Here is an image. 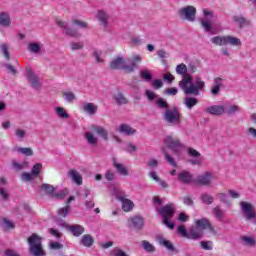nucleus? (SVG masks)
Listing matches in <instances>:
<instances>
[{"label":"nucleus","instance_id":"obj_1","mask_svg":"<svg viewBox=\"0 0 256 256\" xmlns=\"http://www.w3.org/2000/svg\"><path fill=\"white\" fill-rule=\"evenodd\" d=\"M177 75L182 76V80L178 83L180 89H182L185 95H194V97H199L200 91L205 89V81L197 77L195 83H193V77L187 74V65L181 63L176 66Z\"/></svg>","mask_w":256,"mask_h":256},{"label":"nucleus","instance_id":"obj_2","mask_svg":"<svg viewBox=\"0 0 256 256\" xmlns=\"http://www.w3.org/2000/svg\"><path fill=\"white\" fill-rule=\"evenodd\" d=\"M143 61V58L140 55H133L128 59V63H125V59L118 57L110 62V69L117 70L122 69L124 73H133L135 69H139V63Z\"/></svg>","mask_w":256,"mask_h":256},{"label":"nucleus","instance_id":"obj_3","mask_svg":"<svg viewBox=\"0 0 256 256\" xmlns=\"http://www.w3.org/2000/svg\"><path fill=\"white\" fill-rule=\"evenodd\" d=\"M29 245V253L32 256H45V250L43 249V239L37 235V233H33L27 239Z\"/></svg>","mask_w":256,"mask_h":256},{"label":"nucleus","instance_id":"obj_4","mask_svg":"<svg viewBox=\"0 0 256 256\" xmlns=\"http://www.w3.org/2000/svg\"><path fill=\"white\" fill-rule=\"evenodd\" d=\"M175 211V204H167L158 210L159 215L163 219L164 225H166L168 229H175V223L171 222V219H173V216L175 215Z\"/></svg>","mask_w":256,"mask_h":256},{"label":"nucleus","instance_id":"obj_5","mask_svg":"<svg viewBox=\"0 0 256 256\" xmlns=\"http://www.w3.org/2000/svg\"><path fill=\"white\" fill-rule=\"evenodd\" d=\"M211 43L213 45H218L219 47H225L227 45H232L233 47H238L241 45V39L233 36H214L211 38Z\"/></svg>","mask_w":256,"mask_h":256},{"label":"nucleus","instance_id":"obj_6","mask_svg":"<svg viewBox=\"0 0 256 256\" xmlns=\"http://www.w3.org/2000/svg\"><path fill=\"white\" fill-rule=\"evenodd\" d=\"M178 15L182 21L193 23L197 17V8L194 6H185L178 11Z\"/></svg>","mask_w":256,"mask_h":256},{"label":"nucleus","instance_id":"obj_7","mask_svg":"<svg viewBox=\"0 0 256 256\" xmlns=\"http://www.w3.org/2000/svg\"><path fill=\"white\" fill-rule=\"evenodd\" d=\"M163 119L170 125H179L181 123V114L177 108L168 109L164 112Z\"/></svg>","mask_w":256,"mask_h":256},{"label":"nucleus","instance_id":"obj_8","mask_svg":"<svg viewBox=\"0 0 256 256\" xmlns=\"http://www.w3.org/2000/svg\"><path fill=\"white\" fill-rule=\"evenodd\" d=\"M164 144L168 149H171V151L176 154L181 153V149L185 147L179 138L173 136H167L164 139Z\"/></svg>","mask_w":256,"mask_h":256},{"label":"nucleus","instance_id":"obj_9","mask_svg":"<svg viewBox=\"0 0 256 256\" xmlns=\"http://www.w3.org/2000/svg\"><path fill=\"white\" fill-rule=\"evenodd\" d=\"M240 207L246 221H251L255 219L256 214H255V209L253 208V204L242 201L240 202Z\"/></svg>","mask_w":256,"mask_h":256},{"label":"nucleus","instance_id":"obj_10","mask_svg":"<svg viewBox=\"0 0 256 256\" xmlns=\"http://www.w3.org/2000/svg\"><path fill=\"white\" fill-rule=\"evenodd\" d=\"M56 25L60 27V29H63L64 35H67V37H79V32L75 28H71L69 26V23L63 20H56Z\"/></svg>","mask_w":256,"mask_h":256},{"label":"nucleus","instance_id":"obj_11","mask_svg":"<svg viewBox=\"0 0 256 256\" xmlns=\"http://www.w3.org/2000/svg\"><path fill=\"white\" fill-rule=\"evenodd\" d=\"M60 225L61 227H66L74 237H81L85 233V227L79 224L69 225L67 222L61 220Z\"/></svg>","mask_w":256,"mask_h":256},{"label":"nucleus","instance_id":"obj_12","mask_svg":"<svg viewBox=\"0 0 256 256\" xmlns=\"http://www.w3.org/2000/svg\"><path fill=\"white\" fill-rule=\"evenodd\" d=\"M116 199L118 201H121L123 211H125L126 213H129V211H133V207H135V204L133 203V201L125 198V192H117Z\"/></svg>","mask_w":256,"mask_h":256},{"label":"nucleus","instance_id":"obj_13","mask_svg":"<svg viewBox=\"0 0 256 256\" xmlns=\"http://www.w3.org/2000/svg\"><path fill=\"white\" fill-rule=\"evenodd\" d=\"M26 77H27L28 83L30 84V87H32V89H35L36 91L41 90V81H39V76L36 75L35 72H33V70H31V68L27 69Z\"/></svg>","mask_w":256,"mask_h":256},{"label":"nucleus","instance_id":"obj_14","mask_svg":"<svg viewBox=\"0 0 256 256\" xmlns=\"http://www.w3.org/2000/svg\"><path fill=\"white\" fill-rule=\"evenodd\" d=\"M203 14L205 17L200 21V25L203 27L204 31L209 33L210 31H213V25L211 24V19H213V12L204 9Z\"/></svg>","mask_w":256,"mask_h":256},{"label":"nucleus","instance_id":"obj_15","mask_svg":"<svg viewBox=\"0 0 256 256\" xmlns=\"http://www.w3.org/2000/svg\"><path fill=\"white\" fill-rule=\"evenodd\" d=\"M156 241L160 247H165L167 251H170L171 253H179V250L176 249L175 245H173V242L165 239L163 235H158L156 237Z\"/></svg>","mask_w":256,"mask_h":256},{"label":"nucleus","instance_id":"obj_16","mask_svg":"<svg viewBox=\"0 0 256 256\" xmlns=\"http://www.w3.org/2000/svg\"><path fill=\"white\" fill-rule=\"evenodd\" d=\"M145 225V221L141 216H134L128 219V227L135 229L136 231H141Z\"/></svg>","mask_w":256,"mask_h":256},{"label":"nucleus","instance_id":"obj_17","mask_svg":"<svg viewBox=\"0 0 256 256\" xmlns=\"http://www.w3.org/2000/svg\"><path fill=\"white\" fill-rule=\"evenodd\" d=\"M205 113L208 115H214V117H221V115H225V106L223 105H212L205 108Z\"/></svg>","mask_w":256,"mask_h":256},{"label":"nucleus","instance_id":"obj_18","mask_svg":"<svg viewBox=\"0 0 256 256\" xmlns=\"http://www.w3.org/2000/svg\"><path fill=\"white\" fill-rule=\"evenodd\" d=\"M211 181H213V174H211V172H205L204 174L199 175L196 179V183L204 187H209Z\"/></svg>","mask_w":256,"mask_h":256},{"label":"nucleus","instance_id":"obj_19","mask_svg":"<svg viewBox=\"0 0 256 256\" xmlns=\"http://www.w3.org/2000/svg\"><path fill=\"white\" fill-rule=\"evenodd\" d=\"M96 19H98L100 26L103 27V29H107V27H109L110 16L107 12L99 10L96 15Z\"/></svg>","mask_w":256,"mask_h":256},{"label":"nucleus","instance_id":"obj_20","mask_svg":"<svg viewBox=\"0 0 256 256\" xmlns=\"http://www.w3.org/2000/svg\"><path fill=\"white\" fill-rule=\"evenodd\" d=\"M188 155L190 157H193V159L189 160V163L191 165H201L203 163V160H201V153L199 151L195 150L194 148H188Z\"/></svg>","mask_w":256,"mask_h":256},{"label":"nucleus","instance_id":"obj_21","mask_svg":"<svg viewBox=\"0 0 256 256\" xmlns=\"http://www.w3.org/2000/svg\"><path fill=\"white\" fill-rule=\"evenodd\" d=\"M178 181L184 185H190L193 183V175L189 171H182L178 174Z\"/></svg>","mask_w":256,"mask_h":256},{"label":"nucleus","instance_id":"obj_22","mask_svg":"<svg viewBox=\"0 0 256 256\" xmlns=\"http://www.w3.org/2000/svg\"><path fill=\"white\" fill-rule=\"evenodd\" d=\"M221 87H223V79L220 77L214 79V86L211 88L210 93L213 97H219L221 93Z\"/></svg>","mask_w":256,"mask_h":256},{"label":"nucleus","instance_id":"obj_23","mask_svg":"<svg viewBox=\"0 0 256 256\" xmlns=\"http://www.w3.org/2000/svg\"><path fill=\"white\" fill-rule=\"evenodd\" d=\"M68 177L72 179L73 183L76 185H83V176L77 170L71 169L68 172Z\"/></svg>","mask_w":256,"mask_h":256},{"label":"nucleus","instance_id":"obj_24","mask_svg":"<svg viewBox=\"0 0 256 256\" xmlns=\"http://www.w3.org/2000/svg\"><path fill=\"white\" fill-rule=\"evenodd\" d=\"M118 131L121 135L127 136L135 135L137 133V130L129 124H120Z\"/></svg>","mask_w":256,"mask_h":256},{"label":"nucleus","instance_id":"obj_25","mask_svg":"<svg viewBox=\"0 0 256 256\" xmlns=\"http://www.w3.org/2000/svg\"><path fill=\"white\" fill-rule=\"evenodd\" d=\"M40 191H42L47 197L53 199L55 195V186L51 184L44 183L40 186Z\"/></svg>","mask_w":256,"mask_h":256},{"label":"nucleus","instance_id":"obj_26","mask_svg":"<svg viewBox=\"0 0 256 256\" xmlns=\"http://www.w3.org/2000/svg\"><path fill=\"white\" fill-rule=\"evenodd\" d=\"M201 237H203V230H201L200 228L196 227H191L189 232H188V239H201Z\"/></svg>","mask_w":256,"mask_h":256},{"label":"nucleus","instance_id":"obj_27","mask_svg":"<svg viewBox=\"0 0 256 256\" xmlns=\"http://www.w3.org/2000/svg\"><path fill=\"white\" fill-rule=\"evenodd\" d=\"M0 27H11V15L8 12H0Z\"/></svg>","mask_w":256,"mask_h":256},{"label":"nucleus","instance_id":"obj_28","mask_svg":"<svg viewBox=\"0 0 256 256\" xmlns=\"http://www.w3.org/2000/svg\"><path fill=\"white\" fill-rule=\"evenodd\" d=\"M199 104V99H197L196 97H185L184 101H183V105L186 107V109H189V111H191V109H193V107H195L196 105Z\"/></svg>","mask_w":256,"mask_h":256},{"label":"nucleus","instance_id":"obj_29","mask_svg":"<svg viewBox=\"0 0 256 256\" xmlns=\"http://www.w3.org/2000/svg\"><path fill=\"white\" fill-rule=\"evenodd\" d=\"M92 131L96 133L97 135H100L104 141H107L109 139V134L105 128L102 126H92L91 127Z\"/></svg>","mask_w":256,"mask_h":256},{"label":"nucleus","instance_id":"obj_30","mask_svg":"<svg viewBox=\"0 0 256 256\" xmlns=\"http://www.w3.org/2000/svg\"><path fill=\"white\" fill-rule=\"evenodd\" d=\"M115 105H127V103H129V100H127V98L125 97V95H123V93L118 92L116 93L113 97H112Z\"/></svg>","mask_w":256,"mask_h":256},{"label":"nucleus","instance_id":"obj_31","mask_svg":"<svg viewBox=\"0 0 256 256\" xmlns=\"http://www.w3.org/2000/svg\"><path fill=\"white\" fill-rule=\"evenodd\" d=\"M93 243H95V239L91 234H85L82 236L80 240V244L83 245V247H93Z\"/></svg>","mask_w":256,"mask_h":256},{"label":"nucleus","instance_id":"obj_32","mask_svg":"<svg viewBox=\"0 0 256 256\" xmlns=\"http://www.w3.org/2000/svg\"><path fill=\"white\" fill-rule=\"evenodd\" d=\"M113 167H115L119 175H123L124 177H127V175H129V170H127V167H125V165H123L122 163H118L114 160Z\"/></svg>","mask_w":256,"mask_h":256},{"label":"nucleus","instance_id":"obj_33","mask_svg":"<svg viewBox=\"0 0 256 256\" xmlns=\"http://www.w3.org/2000/svg\"><path fill=\"white\" fill-rule=\"evenodd\" d=\"M85 139H86L88 145H91V147H97V143L99 140L91 132L85 133Z\"/></svg>","mask_w":256,"mask_h":256},{"label":"nucleus","instance_id":"obj_34","mask_svg":"<svg viewBox=\"0 0 256 256\" xmlns=\"http://www.w3.org/2000/svg\"><path fill=\"white\" fill-rule=\"evenodd\" d=\"M233 21L238 24L239 29H243V27L249 25V21L243 16H233Z\"/></svg>","mask_w":256,"mask_h":256},{"label":"nucleus","instance_id":"obj_35","mask_svg":"<svg viewBox=\"0 0 256 256\" xmlns=\"http://www.w3.org/2000/svg\"><path fill=\"white\" fill-rule=\"evenodd\" d=\"M212 213L218 221H223V217H225V211H223L220 206L214 207Z\"/></svg>","mask_w":256,"mask_h":256},{"label":"nucleus","instance_id":"obj_36","mask_svg":"<svg viewBox=\"0 0 256 256\" xmlns=\"http://www.w3.org/2000/svg\"><path fill=\"white\" fill-rule=\"evenodd\" d=\"M140 77L142 81H146V83H151L153 81V74L149 72V70H141Z\"/></svg>","mask_w":256,"mask_h":256},{"label":"nucleus","instance_id":"obj_37","mask_svg":"<svg viewBox=\"0 0 256 256\" xmlns=\"http://www.w3.org/2000/svg\"><path fill=\"white\" fill-rule=\"evenodd\" d=\"M239 111V106L237 105H229V106H224V114L226 115H235V113H238Z\"/></svg>","mask_w":256,"mask_h":256},{"label":"nucleus","instance_id":"obj_38","mask_svg":"<svg viewBox=\"0 0 256 256\" xmlns=\"http://www.w3.org/2000/svg\"><path fill=\"white\" fill-rule=\"evenodd\" d=\"M195 223L198 229H200L201 231H205V229H207L210 222L207 218H201L197 220Z\"/></svg>","mask_w":256,"mask_h":256},{"label":"nucleus","instance_id":"obj_39","mask_svg":"<svg viewBox=\"0 0 256 256\" xmlns=\"http://www.w3.org/2000/svg\"><path fill=\"white\" fill-rule=\"evenodd\" d=\"M161 151H162L167 163L172 165V167H177V163H175V160L173 159V157H171V155H169V152H167V148L162 147Z\"/></svg>","mask_w":256,"mask_h":256},{"label":"nucleus","instance_id":"obj_40","mask_svg":"<svg viewBox=\"0 0 256 256\" xmlns=\"http://www.w3.org/2000/svg\"><path fill=\"white\" fill-rule=\"evenodd\" d=\"M28 51H30V53H34L36 55L38 53H41V44L35 43V42L29 43L28 44Z\"/></svg>","mask_w":256,"mask_h":256},{"label":"nucleus","instance_id":"obj_41","mask_svg":"<svg viewBox=\"0 0 256 256\" xmlns=\"http://www.w3.org/2000/svg\"><path fill=\"white\" fill-rule=\"evenodd\" d=\"M155 103L158 109L169 110V103L164 98H158Z\"/></svg>","mask_w":256,"mask_h":256},{"label":"nucleus","instance_id":"obj_42","mask_svg":"<svg viewBox=\"0 0 256 256\" xmlns=\"http://www.w3.org/2000/svg\"><path fill=\"white\" fill-rule=\"evenodd\" d=\"M200 199L205 205H211L215 201V198L207 193L201 194Z\"/></svg>","mask_w":256,"mask_h":256},{"label":"nucleus","instance_id":"obj_43","mask_svg":"<svg viewBox=\"0 0 256 256\" xmlns=\"http://www.w3.org/2000/svg\"><path fill=\"white\" fill-rule=\"evenodd\" d=\"M0 49H1V53H2V55L4 57V59H6V61H10L11 54L9 53V45L1 44L0 45Z\"/></svg>","mask_w":256,"mask_h":256},{"label":"nucleus","instance_id":"obj_44","mask_svg":"<svg viewBox=\"0 0 256 256\" xmlns=\"http://www.w3.org/2000/svg\"><path fill=\"white\" fill-rule=\"evenodd\" d=\"M55 113L60 119H69V114L65 111V108L63 107H56Z\"/></svg>","mask_w":256,"mask_h":256},{"label":"nucleus","instance_id":"obj_45","mask_svg":"<svg viewBox=\"0 0 256 256\" xmlns=\"http://www.w3.org/2000/svg\"><path fill=\"white\" fill-rule=\"evenodd\" d=\"M84 111L89 113V115H95V113H97V106L93 103H87L84 105Z\"/></svg>","mask_w":256,"mask_h":256},{"label":"nucleus","instance_id":"obj_46","mask_svg":"<svg viewBox=\"0 0 256 256\" xmlns=\"http://www.w3.org/2000/svg\"><path fill=\"white\" fill-rule=\"evenodd\" d=\"M142 247L147 253H155V246L147 240L142 241Z\"/></svg>","mask_w":256,"mask_h":256},{"label":"nucleus","instance_id":"obj_47","mask_svg":"<svg viewBox=\"0 0 256 256\" xmlns=\"http://www.w3.org/2000/svg\"><path fill=\"white\" fill-rule=\"evenodd\" d=\"M62 95L65 99V101H67V103H73V101H75V99H77V96H75V94L73 92H62Z\"/></svg>","mask_w":256,"mask_h":256},{"label":"nucleus","instance_id":"obj_48","mask_svg":"<svg viewBox=\"0 0 256 256\" xmlns=\"http://www.w3.org/2000/svg\"><path fill=\"white\" fill-rule=\"evenodd\" d=\"M41 169H43V164L36 163L31 170V174L33 177H39V173H41Z\"/></svg>","mask_w":256,"mask_h":256},{"label":"nucleus","instance_id":"obj_49","mask_svg":"<svg viewBox=\"0 0 256 256\" xmlns=\"http://www.w3.org/2000/svg\"><path fill=\"white\" fill-rule=\"evenodd\" d=\"M69 194V191L67 189L61 190L59 192H54V196L52 199H65L67 195Z\"/></svg>","mask_w":256,"mask_h":256},{"label":"nucleus","instance_id":"obj_50","mask_svg":"<svg viewBox=\"0 0 256 256\" xmlns=\"http://www.w3.org/2000/svg\"><path fill=\"white\" fill-rule=\"evenodd\" d=\"M242 241H244L245 245H248V247H255L256 245V240L249 236L242 237Z\"/></svg>","mask_w":256,"mask_h":256},{"label":"nucleus","instance_id":"obj_51","mask_svg":"<svg viewBox=\"0 0 256 256\" xmlns=\"http://www.w3.org/2000/svg\"><path fill=\"white\" fill-rule=\"evenodd\" d=\"M200 245L202 249L205 251H212L213 250V242L212 241H201Z\"/></svg>","mask_w":256,"mask_h":256},{"label":"nucleus","instance_id":"obj_52","mask_svg":"<svg viewBox=\"0 0 256 256\" xmlns=\"http://www.w3.org/2000/svg\"><path fill=\"white\" fill-rule=\"evenodd\" d=\"M218 197H219L221 203L231 206V200H229V196H227V194L219 193Z\"/></svg>","mask_w":256,"mask_h":256},{"label":"nucleus","instance_id":"obj_53","mask_svg":"<svg viewBox=\"0 0 256 256\" xmlns=\"http://www.w3.org/2000/svg\"><path fill=\"white\" fill-rule=\"evenodd\" d=\"M70 209H71V206L66 205L65 207L60 208V209L58 210V215H59L60 217H67V215H68Z\"/></svg>","mask_w":256,"mask_h":256},{"label":"nucleus","instance_id":"obj_54","mask_svg":"<svg viewBox=\"0 0 256 256\" xmlns=\"http://www.w3.org/2000/svg\"><path fill=\"white\" fill-rule=\"evenodd\" d=\"M178 234L181 235V237H184L185 239H189V233L185 229V226L181 225L177 228Z\"/></svg>","mask_w":256,"mask_h":256},{"label":"nucleus","instance_id":"obj_55","mask_svg":"<svg viewBox=\"0 0 256 256\" xmlns=\"http://www.w3.org/2000/svg\"><path fill=\"white\" fill-rule=\"evenodd\" d=\"M18 153H22V155H26V157L33 156V149L31 148H18Z\"/></svg>","mask_w":256,"mask_h":256},{"label":"nucleus","instance_id":"obj_56","mask_svg":"<svg viewBox=\"0 0 256 256\" xmlns=\"http://www.w3.org/2000/svg\"><path fill=\"white\" fill-rule=\"evenodd\" d=\"M48 233H50V235H52L53 237H56V239H61V237H63V234L55 228L48 229Z\"/></svg>","mask_w":256,"mask_h":256},{"label":"nucleus","instance_id":"obj_57","mask_svg":"<svg viewBox=\"0 0 256 256\" xmlns=\"http://www.w3.org/2000/svg\"><path fill=\"white\" fill-rule=\"evenodd\" d=\"M70 47H71L72 51H79V50L83 49L84 45H83V42H72L70 44Z\"/></svg>","mask_w":256,"mask_h":256},{"label":"nucleus","instance_id":"obj_58","mask_svg":"<svg viewBox=\"0 0 256 256\" xmlns=\"http://www.w3.org/2000/svg\"><path fill=\"white\" fill-rule=\"evenodd\" d=\"M145 96L147 97L148 101H155V99H157V95L151 90H145Z\"/></svg>","mask_w":256,"mask_h":256},{"label":"nucleus","instance_id":"obj_59","mask_svg":"<svg viewBox=\"0 0 256 256\" xmlns=\"http://www.w3.org/2000/svg\"><path fill=\"white\" fill-rule=\"evenodd\" d=\"M72 25H77L81 29H87V27H88L87 22H83V21L77 20V19L72 20Z\"/></svg>","mask_w":256,"mask_h":256},{"label":"nucleus","instance_id":"obj_60","mask_svg":"<svg viewBox=\"0 0 256 256\" xmlns=\"http://www.w3.org/2000/svg\"><path fill=\"white\" fill-rule=\"evenodd\" d=\"M101 55H103V52L101 50H95L93 52V56L95 57L96 63H103Z\"/></svg>","mask_w":256,"mask_h":256},{"label":"nucleus","instance_id":"obj_61","mask_svg":"<svg viewBox=\"0 0 256 256\" xmlns=\"http://www.w3.org/2000/svg\"><path fill=\"white\" fill-rule=\"evenodd\" d=\"M34 177L35 176H33L32 173L25 172V173L22 174L21 179H22V181L30 182V181H33Z\"/></svg>","mask_w":256,"mask_h":256},{"label":"nucleus","instance_id":"obj_62","mask_svg":"<svg viewBox=\"0 0 256 256\" xmlns=\"http://www.w3.org/2000/svg\"><path fill=\"white\" fill-rule=\"evenodd\" d=\"M125 151H127L128 153H135V151H137V146L133 143H128Z\"/></svg>","mask_w":256,"mask_h":256},{"label":"nucleus","instance_id":"obj_63","mask_svg":"<svg viewBox=\"0 0 256 256\" xmlns=\"http://www.w3.org/2000/svg\"><path fill=\"white\" fill-rule=\"evenodd\" d=\"M152 87L154 89H161V87H163V81L161 79L154 80L152 83Z\"/></svg>","mask_w":256,"mask_h":256},{"label":"nucleus","instance_id":"obj_64","mask_svg":"<svg viewBox=\"0 0 256 256\" xmlns=\"http://www.w3.org/2000/svg\"><path fill=\"white\" fill-rule=\"evenodd\" d=\"M105 179H107V181H113L115 180V173L111 170H108L106 173H105Z\"/></svg>","mask_w":256,"mask_h":256}]
</instances>
